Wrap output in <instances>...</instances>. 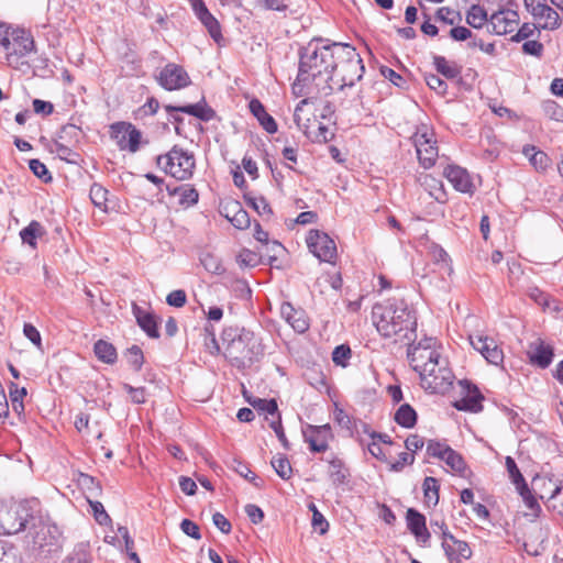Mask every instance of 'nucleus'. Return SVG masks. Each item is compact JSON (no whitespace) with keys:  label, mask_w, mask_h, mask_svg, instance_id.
Returning <instances> with one entry per match:
<instances>
[{"label":"nucleus","mask_w":563,"mask_h":563,"mask_svg":"<svg viewBox=\"0 0 563 563\" xmlns=\"http://www.w3.org/2000/svg\"><path fill=\"white\" fill-rule=\"evenodd\" d=\"M336 42L313 38L299 49L298 75L294 90L300 96L327 97L334 90L333 59Z\"/></svg>","instance_id":"nucleus-1"},{"label":"nucleus","mask_w":563,"mask_h":563,"mask_svg":"<svg viewBox=\"0 0 563 563\" xmlns=\"http://www.w3.org/2000/svg\"><path fill=\"white\" fill-rule=\"evenodd\" d=\"M413 342H406L407 358L411 368L419 374L421 387L430 394L446 393L455 376L448 360L435 347V339L424 338L417 344Z\"/></svg>","instance_id":"nucleus-2"},{"label":"nucleus","mask_w":563,"mask_h":563,"mask_svg":"<svg viewBox=\"0 0 563 563\" xmlns=\"http://www.w3.org/2000/svg\"><path fill=\"white\" fill-rule=\"evenodd\" d=\"M372 320L377 332L398 342H411L417 338V317L404 299H387L372 309Z\"/></svg>","instance_id":"nucleus-3"},{"label":"nucleus","mask_w":563,"mask_h":563,"mask_svg":"<svg viewBox=\"0 0 563 563\" xmlns=\"http://www.w3.org/2000/svg\"><path fill=\"white\" fill-rule=\"evenodd\" d=\"M223 355L238 368L250 366L264 354L261 341L254 332L238 325L225 327L221 333Z\"/></svg>","instance_id":"nucleus-4"},{"label":"nucleus","mask_w":563,"mask_h":563,"mask_svg":"<svg viewBox=\"0 0 563 563\" xmlns=\"http://www.w3.org/2000/svg\"><path fill=\"white\" fill-rule=\"evenodd\" d=\"M333 59V80L331 84L338 85L342 90L344 87H352L362 79L365 67L360 54L355 47L336 42L334 46Z\"/></svg>","instance_id":"nucleus-5"},{"label":"nucleus","mask_w":563,"mask_h":563,"mask_svg":"<svg viewBox=\"0 0 563 563\" xmlns=\"http://www.w3.org/2000/svg\"><path fill=\"white\" fill-rule=\"evenodd\" d=\"M156 164L177 180H187L192 177L196 159L192 153L174 145L168 153L157 156Z\"/></svg>","instance_id":"nucleus-6"},{"label":"nucleus","mask_w":563,"mask_h":563,"mask_svg":"<svg viewBox=\"0 0 563 563\" xmlns=\"http://www.w3.org/2000/svg\"><path fill=\"white\" fill-rule=\"evenodd\" d=\"M38 506L36 499L25 500L14 507L0 509V534H15L24 530L29 523L36 520L33 515Z\"/></svg>","instance_id":"nucleus-7"},{"label":"nucleus","mask_w":563,"mask_h":563,"mask_svg":"<svg viewBox=\"0 0 563 563\" xmlns=\"http://www.w3.org/2000/svg\"><path fill=\"white\" fill-rule=\"evenodd\" d=\"M34 531L32 532V549L42 554L57 552L60 548L62 533L56 525L42 521L40 518L31 522Z\"/></svg>","instance_id":"nucleus-8"},{"label":"nucleus","mask_w":563,"mask_h":563,"mask_svg":"<svg viewBox=\"0 0 563 563\" xmlns=\"http://www.w3.org/2000/svg\"><path fill=\"white\" fill-rule=\"evenodd\" d=\"M11 48L5 54L9 66L19 68L21 58L35 51V42L30 31L15 27L11 31Z\"/></svg>","instance_id":"nucleus-9"},{"label":"nucleus","mask_w":563,"mask_h":563,"mask_svg":"<svg viewBox=\"0 0 563 563\" xmlns=\"http://www.w3.org/2000/svg\"><path fill=\"white\" fill-rule=\"evenodd\" d=\"M110 136L121 151L135 153L140 148L141 132L129 122H115L110 125Z\"/></svg>","instance_id":"nucleus-10"},{"label":"nucleus","mask_w":563,"mask_h":563,"mask_svg":"<svg viewBox=\"0 0 563 563\" xmlns=\"http://www.w3.org/2000/svg\"><path fill=\"white\" fill-rule=\"evenodd\" d=\"M310 252L321 262L333 263L336 258V244L324 232L311 230L307 238Z\"/></svg>","instance_id":"nucleus-11"},{"label":"nucleus","mask_w":563,"mask_h":563,"mask_svg":"<svg viewBox=\"0 0 563 563\" xmlns=\"http://www.w3.org/2000/svg\"><path fill=\"white\" fill-rule=\"evenodd\" d=\"M442 548L449 563H462L463 560L472 558L473 551L468 543L456 539L448 529L445 523L441 526Z\"/></svg>","instance_id":"nucleus-12"},{"label":"nucleus","mask_w":563,"mask_h":563,"mask_svg":"<svg viewBox=\"0 0 563 563\" xmlns=\"http://www.w3.org/2000/svg\"><path fill=\"white\" fill-rule=\"evenodd\" d=\"M519 24V14L516 10L500 8L489 15V32L496 35L512 33Z\"/></svg>","instance_id":"nucleus-13"},{"label":"nucleus","mask_w":563,"mask_h":563,"mask_svg":"<svg viewBox=\"0 0 563 563\" xmlns=\"http://www.w3.org/2000/svg\"><path fill=\"white\" fill-rule=\"evenodd\" d=\"M158 84L166 90H178L190 84L187 71L179 65L167 64L157 76Z\"/></svg>","instance_id":"nucleus-14"},{"label":"nucleus","mask_w":563,"mask_h":563,"mask_svg":"<svg viewBox=\"0 0 563 563\" xmlns=\"http://www.w3.org/2000/svg\"><path fill=\"white\" fill-rule=\"evenodd\" d=\"M463 397L453 402L455 409L460 411L479 412L483 410L482 401L484 396L479 391L476 385L471 382L463 379L459 382Z\"/></svg>","instance_id":"nucleus-15"},{"label":"nucleus","mask_w":563,"mask_h":563,"mask_svg":"<svg viewBox=\"0 0 563 563\" xmlns=\"http://www.w3.org/2000/svg\"><path fill=\"white\" fill-rule=\"evenodd\" d=\"M302 435L311 452L322 453L329 449V441L332 439L331 427L307 424L302 429Z\"/></svg>","instance_id":"nucleus-16"},{"label":"nucleus","mask_w":563,"mask_h":563,"mask_svg":"<svg viewBox=\"0 0 563 563\" xmlns=\"http://www.w3.org/2000/svg\"><path fill=\"white\" fill-rule=\"evenodd\" d=\"M419 163L424 168H431L438 158V146L435 141L427 133H417L413 137Z\"/></svg>","instance_id":"nucleus-17"},{"label":"nucleus","mask_w":563,"mask_h":563,"mask_svg":"<svg viewBox=\"0 0 563 563\" xmlns=\"http://www.w3.org/2000/svg\"><path fill=\"white\" fill-rule=\"evenodd\" d=\"M470 339L472 346L478 351L488 363L493 365L503 363L504 352L493 338L477 335L475 338L471 336Z\"/></svg>","instance_id":"nucleus-18"},{"label":"nucleus","mask_w":563,"mask_h":563,"mask_svg":"<svg viewBox=\"0 0 563 563\" xmlns=\"http://www.w3.org/2000/svg\"><path fill=\"white\" fill-rule=\"evenodd\" d=\"M527 355L529 362L540 368H548L552 363L554 350L551 345L538 338L528 345Z\"/></svg>","instance_id":"nucleus-19"},{"label":"nucleus","mask_w":563,"mask_h":563,"mask_svg":"<svg viewBox=\"0 0 563 563\" xmlns=\"http://www.w3.org/2000/svg\"><path fill=\"white\" fill-rule=\"evenodd\" d=\"M443 175L455 190L473 195L475 186L465 168L456 165H448L444 168Z\"/></svg>","instance_id":"nucleus-20"},{"label":"nucleus","mask_w":563,"mask_h":563,"mask_svg":"<svg viewBox=\"0 0 563 563\" xmlns=\"http://www.w3.org/2000/svg\"><path fill=\"white\" fill-rule=\"evenodd\" d=\"M165 110L169 113H172V112L187 113V114L198 118L199 120L205 121V122H208L216 117V111L206 103L205 98H202L199 102L194 103V104L178 106V107L167 104V106H165Z\"/></svg>","instance_id":"nucleus-21"},{"label":"nucleus","mask_w":563,"mask_h":563,"mask_svg":"<svg viewBox=\"0 0 563 563\" xmlns=\"http://www.w3.org/2000/svg\"><path fill=\"white\" fill-rule=\"evenodd\" d=\"M221 213L239 230H245L251 225L250 216L239 201L231 200L227 202Z\"/></svg>","instance_id":"nucleus-22"},{"label":"nucleus","mask_w":563,"mask_h":563,"mask_svg":"<svg viewBox=\"0 0 563 563\" xmlns=\"http://www.w3.org/2000/svg\"><path fill=\"white\" fill-rule=\"evenodd\" d=\"M132 313L136 320L137 325L147 334V336L151 339L159 338L157 320L153 312L140 307L134 302L132 305Z\"/></svg>","instance_id":"nucleus-23"},{"label":"nucleus","mask_w":563,"mask_h":563,"mask_svg":"<svg viewBox=\"0 0 563 563\" xmlns=\"http://www.w3.org/2000/svg\"><path fill=\"white\" fill-rule=\"evenodd\" d=\"M407 527L419 542L427 543L430 532L426 526V517L413 508L407 510Z\"/></svg>","instance_id":"nucleus-24"},{"label":"nucleus","mask_w":563,"mask_h":563,"mask_svg":"<svg viewBox=\"0 0 563 563\" xmlns=\"http://www.w3.org/2000/svg\"><path fill=\"white\" fill-rule=\"evenodd\" d=\"M280 312L296 332L303 333L309 329V322L303 311L296 310L290 303H284Z\"/></svg>","instance_id":"nucleus-25"},{"label":"nucleus","mask_w":563,"mask_h":563,"mask_svg":"<svg viewBox=\"0 0 563 563\" xmlns=\"http://www.w3.org/2000/svg\"><path fill=\"white\" fill-rule=\"evenodd\" d=\"M250 111L257 119L262 128L269 134L277 132V123L275 119L268 114L258 99H252L249 103Z\"/></svg>","instance_id":"nucleus-26"},{"label":"nucleus","mask_w":563,"mask_h":563,"mask_svg":"<svg viewBox=\"0 0 563 563\" xmlns=\"http://www.w3.org/2000/svg\"><path fill=\"white\" fill-rule=\"evenodd\" d=\"M329 476L334 486H341L347 483L350 471L344 462L338 456L333 455L329 461Z\"/></svg>","instance_id":"nucleus-27"},{"label":"nucleus","mask_w":563,"mask_h":563,"mask_svg":"<svg viewBox=\"0 0 563 563\" xmlns=\"http://www.w3.org/2000/svg\"><path fill=\"white\" fill-rule=\"evenodd\" d=\"M166 189L170 196H179L180 206L190 207L198 202L199 192L191 185H181L174 188L167 185Z\"/></svg>","instance_id":"nucleus-28"},{"label":"nucleus","mask_w":563,"mask_h":563,"mask_svg":"<svg viewBox=\"0 0 563 563\" xmlns=\"http://www.w3.org/2000/svg\"><path fill=\"white\" fill-rule=\"evenodd\" d=\"M466 23L473 29H482L486 23H489L487 10L479 4H472L466 11Z\"/></svg>","instance_id":"nucleus-29"},{"label":"nucleus","mask_w":563,"mask_h":563,"mask_svg":"<svg viewBox=\"0 0 563 563\" xmlns=\"http://www.w3.org/2000/svg\"><path fill=\"white\" fill-rule=\"evenodd\" d=\"M433 65L439 74L448 79H454L461 75L462 67L454 62L446 60L445 57L433 56Z\"/></svg>","instance_id":"nucleus-30"},{"label":"nucleus","mask_w":563,"mask_h":563,"mask_svg":"<svg viewBox=\"0 0 563 563\" xmlns=\"http://www.w3.org/2000/svg\"><path fill=\"white\" fill-rule=\"evenodd\" d=\"M76 147L77 146L63 143L62 141H53L49 151L52 153H56L60 159L67 163L76 164L80 158Z\"/></svg>","instance_id":"nucleus-31"},{"label":"nucleus","mask_w":563,"mask_h":563,"mask_svg":"<svg viewBox=\"0 0 563 563\" xmlns=\"http://www.w3.org/2000/svg\"><path fill=\"white\" fill-rule=\"evenodd\" d=\"M82 131L79 126L68 123L60 128L56 139L53 141H62L63 143L77 146L80 142Z\"/></svg>","instance_id":"nucleus-32"},{"label":"nucleus","mask_w":563,"mask_h":563,"mask_svg":"<svg viewBox=\"0 0 563 563\" xmlns=\"http://www.w3.org/2000/svg\"><path fill=\"white\" fill-rule=\"evenodd\" d=\"M93 352L98 360L106 364H113L117 361L118 354L113 344L98 340L93 345Z\"/></svg>","instance_id":"nucleus-33"},{"label":"nucleus","mask_w":563,"mask_h":563,"mask_svg":"<svg viewBox=\"0 0 563 563\" xmlns=\"http://www.w3.org/2000/svg\"><path fill=\"white\" fill-rule=\"evenodd\" d=\"M394 419L402 428L410 429L417 423V412L409 404H402L397 409Z\"/></svg>","instance_id":"nucleus-34"},{"label":"nucleus","mask_w":563,"mask_h":563,"mask_svg":"<svg viewBox=\"0 0 563 563\" xmlns=\"http://www.w3.org/2000/svg\"><path fill=\"white\" fill-rule=\"evenodd\" d=\"M522 153L529 157L531 165L536 169L544 170L549 166V156L542 151H537L534 146H525Z\"/></svg>","instance_id":"nucleus-35"},{"label":"nucleus","mask_w":563,"mask_h":563,"mask_svg":"<svg viewBox=\"0 0 563 563\" xmlns=\"http://www.w3.org/2000/svg\"><path fill=\"white\" fill-rule=\"evenodd\" d=\"M197 19L207 29L209 35L214 42L219 43L223 38L220 23L210 11L207 12L206 15H200Z\"/></svg>","instance_id":"nucleus-36"},{"label":"nucleus","mask_w":563,"mask_h":563,"mask_svg":"<svg viewBox=\"0 0 563 563\" xmlns=\"http://www.w3.org/2000/svg\"><path fill=\"white\" fill-rule=\"evenodd\" d=\"M203 346L212 356H217L221 352V346L216 338V329L212 324H206L203 328Z\"/></svg>","instance_id":"nucleus-37"},{"label":"nucleus","mask_w":563,"mask_h":563,"mask_svg":"<svg viewBox=\"0 0 563 563\" xmlns=\"http://www.w3.org/2000/svg\"><path fill=\"white\" fill-rule=\"evenodd\" d=\"M506 468L509 474V477L511 482L516 485L517 489H523L525 492H528V485L520 473L515 460L511 456L506 457Z\"/></svg>","instance_id":"nucleus-38"},{"label":"nucleus","mask_w":563,"mask_h":563,"mask_svg":"<svg viewBox=\"0 0 563 563\" xmlns=\"http://www.w3.org/2000/svg\"><path fill=\"white\" fill-rule=\"evenodd\" d=\"M271 464L280 478L287 481L291 477L292 468L286 455L278 454L277 456H274Z\"/></svg>","instance_id":"nucleus-39"},{"label":"nucleus","mask_w":563,"mask_h":563,"mask_svg":"<svg viewBox=\"0 0 563 563\" xmlns=\"http://www.w3.org/2000/svg\"><path fill=\"white\" fill-rule=\"evenodd\" d=\"M200 263L211 274L221 275L225 271L219 257L209 252L201 254Z\"/></svg>","instance_id":"nucleus-40"},{"label":"nucleus","mask_w":563,"mask_h":563,"mask_svg":"<svg viewBox=\"0 0 563 563\" xmlns=\"http://www.w3.org/2000/svg\"><path fill=\"white\" fill-rule=\"evenodd\" d=\"M77 482L78 485L89 494V496L97 497L100 495L101 486L95 477L85 473H79Z\"/></svg>","instance_id":"nucleus-41"},{"label":"nucleus","mask_w":563,"mask_h":563,"mask_svg":"<svg viewBox=\"0 0 563 563\" xmlns=\"http://www.w3.org/2000/svg\"><path fill=\"white\" fill-rule=\"evenodd\" d=\"M422 488L427 501L432 503L435 506L439 503L440 485L438 479L431 476L426 477Z\"/></svg>","instance_id":"nucleus-42"},{"label":"nucleus","mask_w":563,"mask_h":563,"mask_svg":"<svg viewBox=\"0 0 563 563\" xmlns=\"http://www.w3.org/2000/svg\"><path fill=\"white\" fill-rule=\"evenodd\" d=\"M88 548L89 545L85 543L77 544L63 563H91Z\"/></svg>","instance_id":"nucleus-43"},{"label":"nucleus","mask_w":563,"mask_h":563,"mask_svg":"<svg viewBox=\"0 0 563 563\" xmlns=\"http://www.w3.org/2000/svg\"><path fill=\"white\" fill-rule=\"evenodd\" d=\"M42 225L37 221H32L27 227L21 230L20 236L23 243L32 247L36 246V239L40 235Z\"/></svg>","instance_id":"nucleus-44"},{"label":"nucleus","mask_w":563,"mask_h":563,"mask_svg":"<svg viewBox=\"0 0 563 563\" xmlns=\"http://www.w3.org/2000/svg\"><path fill=\"white\" fill-rule=\"evenodd\" d=\"M442 461H444L445 464L452 468V471L459 473L460 475H464L466 471V463L462 455L454 451L452 448L448 451Z\"/></svg>","instance_id":"nucleus-45"},{"label":"nucleus","mask_w":563,"mask_h":563,"mask_svg":"<svg viewBox=\"0 0 563 563\" xmlns=\"http://www.w3.org/2000/svg\"><path fill=\"white\" fill-rule=\"evenodd\" d=\"M89 197L91 199V202L96 207H98L104 211L107 210L108 190L106 188H103L99 184H93L90 187Z\"/></svg>","instance_id":"nucleus-46"},{"label":"nucleus","mask_w":563,"mask_h":563,"mask_svg":"<svg viewBox=\"0 0 563 563\" xmlns=\"http://www.w3.org/2000/svg\"><path fill=\"white\" fill-rule=\"evenodd\" d=\"M247 401L254 409H256L261 412H266L269 415H278L279 413L278 406H277V402L275 399H263V398L250 399V398H247Z\"/></svg>","instance_id":"nucleus-47"},{"label":"nucleus","mask_w":563,"mask_h":563,"mask_svg":"<svg viewBox=\"0 0 563 563\" xmlns=\"http://www.w3.org/2000/svg\"><path fill=\"white\" fill-rule=\"evenodd\" d=\"M538 19H544V23L541 26L542 29L555 30L560 26V15L550 5L543 7V12Z\"/></svg>","instance_id":"nucleus-48"},{"label":"nucleus","mask_w":563,"mask_h":563,"mask_svg":"<svg viewBox=\"0 0 563 563\" xmlns=\"http://www.w3.org/2000/svg\"><path fill=\"white\" fill-rule=\"evenodd\" d=\"M0 563H21L15 547L5 541H0Z\"/></svg>","instance_id":"nucleus-49"},{"label":"nucleus","mask_w":563,"mask_h":563,"mask_svg":"<svg viewBox=\"0 0 563 563\" xmlns=\"http://www.w3.org/2000/svg\"><path fill=\"white\" fill-rule=\"evenodd\" d=\"M246 203L253 208L260 216H272L273 211L264 197L244 196Z\"/></svg>","instance_id":"nucleus-50"},{"label":"nucleus","mask_w":563,"mask_h":563,"mask_svg":"<svg viewBox=\"0 0 563 563\" xmlns=\"http://www.w3.org/2000/svg\"><path fill=\"white\" fill-rule=\"evenodd\" d=\"M423 185L430 187L431 189H434V191H430V195L438 201V202H445V192L443 189V184L438 180L437 178L424 175L423 176Z\"/></svg>","instance_id":"nucleus-51"},{"label":"nucleus","mask_w":563,"mask_h":563,"mask_svg":"<svg viewBox=\"0 0 563 563\" xmlns=\"http://www.w3.org/2000/svg\"><path fill=\"white\" fill-rule=\"evenodd\" d=\"M128 363L133 367L134 371L139 372L144 363V355L137 345H132L125 352Z\"/></svg>","instance_id":"nucleus-52"},{"label":"nucleus","mask_w":563,"mask_h":563,"mask_svg":"<svg viewBox=\"0 0 563 563\" xmlns=\"http://www.w3.org/2000/svg\"><path fill=\"white\" fill-rule=\"evenodd\" d=\"M87 500L90 505L93 517L99 525L107 526V525L111 523V518L104 510L102 503H100L98 500H91L89 497H87Z\"/></svg>","instance_id":"nucleus-53"},{"label":"nucleus","mask_w":563,"mask_h":563,"mask_svg":"<svg viewBox=\"0 0 563 563\" xmlns=\"http://www.w3.org/2000/svg\"><path fill=\"white\" fill-rule=\"evenodd\" d=\"M352 351L349 345L341 344L336 346L332 352V361L335 365H340L345 367L347 365V361L351 358Z\"/></svg>","instance_id":"nucleus-54"},{"label":"nucleus","mask_w":563,"mask_h":563,"mask_svg":"<svg viewBox=\"0 0 563 563\" xmlns=\"http://www.w3.org/2000/svg\"><path fill=\"white\" fill-rule=\"evenodd\" d=\"M450 449L451 446L443 442L429 440L427 444V454L429 456L443 460Z\"/></svg>","instance_id":"nucleus-55"},{"label":"nucleus","mask_w":563,"mask_h":563,"mask_svg":"<svg viewBox=\"0 0 563 563\" xmlns=\"http://www.w3.org/2000/svg\"><path fill=\"white\" fill-rule=\"evenodd\" d=\"M29 167L32 173L38 177L44 183H48L52 180V175L48 172L45 164H43L40 159L33 158L29 161Z\"/></svg>","instance_id":"nucleus-56"},{"label":"nucleus","mask_w":563,"mask_h":563,"mask_svg":"<svg viewBox=\"0 0 563 563\" xmlns=\"http://www.w3.org/2000/svg\"><path fill=\"white\" fill-rule=\"evenodd\" d=\"M542 109L547 117L558 122H563V108L553 100L544 101Z\"/></svg>","instance_id":"nucleus-57"},{"label":"nucleus","mask_w":563,"mask_h":563,"mask_svg":"<svg viewBox=\"0 0 563 563\" xmlns=\"http://www.w3.org/2000/svg\"><path fill=\"white\" fill-rule=\"evenodd\" d=\"M238 262L241 266L255 267L260 264L261 258L256 252L243 249L238 255Z\"/></svg>","instance_id":"nucleus-58"},{"label":"nucleus","mask_w":563,"mask_h":563,"mask_svg":"<svg viewBox=\"0 0 563 563\" xmlns=\"http://www.w3.org/2000/svg\"><path fill=\"white\" fill-rule=\"evenodd\" d=\"M122 387L131 396V401L133 404L141 405L146 401L147 391L145 387H133L128 383H124Z\"/></svg>","instance_id":"nucleus-59"},{"label":"nucleus","mask_w":563,"mask_h":563,"mask_svg":"<svg viewBox=\"0 0 563 563\" xmlns=\"http://www.w3.org/2000/svg\"><path fill=\"white\" fill-rule=\"evenodd\" d=\"M424 80L428 87L441 96H444L448 91L446 82L435 74L426 75Z\"/></svg>","instance_id":"nucleus-60"},{"label":"nucleus","mask_w":563,"mask_h":563,"mask_svg":"<svg viewBox=\"0 0 563 563\" xmlns=\"http://www.w3.org/2000/svg\"><path fill=\"white\" fill-rule=\"evenodd\" d=\"M186 301H187V295H186L185 290H183V289L173 290L166 297V302L169 306L176 307V308L184 307L186 305Z\"/></svg>","instance_id":"nucleus-61"},{"label":"nucleus","mask_w":563,"mask_h":563,"mask_svg":"<svg viewBox=\"0 0 563 563\" xmlns=\"http://www.w3.org/2000/svg\"><path fill=\"white\" fill-rule=\"evenodd\" d=\"M181 531L188 537L199 540L201 539L200 529L197 523L189 519H184L180 523Z\"/></svg>","instance_id":"nucleus-62"},{"label":"nucleus","mask_w":563,"mask_h":563,"mask_svg":"<svg viewBox=\"0 0 563 563\" xmlns=\"http://www.w3.org/2000/svg\"><path fill=\"white\" fill-rule=\"evenodd\" d=\"M537 26L532 23H523L517 33L511 37L514 42H521L523 40H528L534 34Z\"/></svg>","instance_id":"nucleus-63"},{"label":"nucleus","mask_w":563,"mask_h":563,"mask_svg":"<svg viewBox=\"0 0 563 563\" xmlns=\"http://www.w3.org/2000/svg\"><path fill=\"white\" fill-rule=\"evenodd\" d=\"M548 498L553 501V508L563 516V488L555 486Z\"/></svg>","instance_id":"nucleus-64"}]
</instances>
